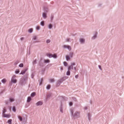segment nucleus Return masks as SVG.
Instances as JSON below:
<instances>
[{
	"instance_id": "1",
	"label": "nucleus",
	"mask_w": 124,
	"mask_h": 124,
	"mask_svg": "<svg viewBox=\"0 0 124 124\" xmlns=\"http://www.w3.org/2000/svg\"><path fill=\"white\" fill-rule=\"evenodd\" d=\"M66 79V77H63L62 78L58 80L56 83V86H58L60 85Z\"/></svg>"
},
{
	"instance_id": "2",
	"label": "nucleus",
	"mask_w": 124,
	"mask_h": 124,
	"mask_svg": "<svg viewBox=\"0 0 124 124\" xmlns=\"http://www.w3.org/2000/svg\"><path fill=\"white\" fill-rule=\"evenodd\" d=\"M72 116L74 118H79L80 117V112H79L76 111Z\"/></svg>"
},
{
	"instance_id": "3",
	"label": "nucleus",
	"mask_w": 124,
	"mask_h": 124,
	"mask_svg": "<svg viewBox=\"0 0 124 124\" xmlns=\"http://www.w3.org/2000/svg\"><path fill=\"white\" fill-rule=\"evenodd\" d=\"M20 83L22 85H23L25 84V80L24 78H22L20 81Z\"/></svg>"
},
{
	"instance_id": "4",
	"label": "nucleus",
	"mask_w": 124,
	"mask_h": 124,
	"mask_svg": "<svg viewBox=\"0 0 124 124\" xmlns=\"http://www.w3.org/2000/svg\"><path fill=\"white\" fill-rule=\"evenodd\" d=\"M79 41L81 44H83L85 43V39L83 38H80L79 39Z\"/></svg>"
},
{
	"instance_id": "5",
	"label": "nucleus",
	"mask_w": 124,
	"mask_h": 124,
	"mask_svg": "<svg viewBox=\"0 0 124 124\" xmlns=\"http://www.w3.org/2000/svg\"><path fill=\"white\" fill-rule=\"evenodd\" d=\"M43 10L44 11V12L47 13L48 11V9L47 7L46 6H45L43 8Z\"/></svg>"
},
{
	"instance_id": "6",
	"label": "nucleus",
	"mask_w": 124,
	"mask_h": 124,
	"mask_svg": "<svg viewBox=\"0 0 124 124\" xmlns=\"http://www.w3.org/2000/svg\"><path fill=\"white\" fill-rule=\"evenodd\" d=\"M42 59L41 58L40 59V61L39 62V64L40 66L41 67H43L44 66V64L42 62Z\"/></svg>"
},
{
	"instance_id": "7",
	"label": "nucleus",
	"mask_w": 124,
	"mask_h": 124,
	"mask_svg": "<svg viewBox=\"0 0 124 124\" xmlns=\"http://www.w3.org/2000/svg\"><path fill=\"white\" fill-rule=\"evenodd\" d=\"M97 34H98V33H97V32L95 31V33H94V35L92 38V39H95L97 37Z\"/></svg>"
},
{
	"instance_id": "8",
	"label": "nucleus",
	"mask_w": 124,
	"mask_h": 124,
	"mask_svg": "<svg viewBox=\"0 0 124 124\" xmlns=\"http://www.w3.org/2000/svg\"><path fill=\"white\" fill-rule=\"evenodd\" d=\"M42 17L44 19H46L47 17V13H42Z\"/></svg>"
},
{
	"instance_id": "9",
	"label": "nucleus",
	"mask_w": 124,
	"mask_h": 124,
	"mask_svg": "<svg viewBox=\"0 0 124 124\" xmlns=\"http://www.w3.org/2000/svg\"><path fill=\"white\" fill-rule=\"evenodd\" d=\"M9 115L8 114H2V116L3 117H10Z\"/></svg>"
},
{
	"instance_id": "10",
	"label": "nucleus",
	"mask_w": 124,
	"mask_h": 124,
	"mask_svg": "<svg viewBox=\"0 0 124 124\" xmlns=\"http://www.w3.org/2000/svg\"><path fill=\"white\" fill-rule=\"evenodd\" d=\"M43 104V103L42 102L40 101H39L36 103V105L38 106L40 105H42Z\"/></svg>"
},
{
	"instance_id": "11",
	"label": "nucleus",
	"mask_w": 124,
	"mask_h": 124,
	"mask_svg": "<svg viewBox=\"0 0 124 124\" xmlns=\"http://www.w3.org/2000/svg\"><path fill=\"white\" fill-rule=\"evenodd\" d=\"M27 69H26L23 70L21 72V73H20L19 74H24L25 72H26V71H27Z\"/></svg>"
},
{
	"instance_id": "12",
	"label": "nucleus",
	"mask_w": 124,
	"mask_h": 124,
	"mask_svg": "<svg viewBox=\"0 0 124 124\" xmlns=\"http://www.w3.org/2000/svg\"><path fill=\"white\" fill-rule=\"evenodd\" d=\"M17 80L16 79H11V82L14 83H16L17 82Z\"/></svg>"
},
{
	"instance_id": "13",
	"label": "nucleus",
	"mask_w": 124,
	"mask_h": 124,
	"mask_svg": "<svg viewBox=\"0 0 124 124\" xmlns=\"http://www.w3.org/2000/svg\"><path fill=\"white\" fill-rule=\"evenodd\" d=\"M46 55L48 57L50 58L52 57H53V54H46Z\"/></svg>"
},
{
	"instance_id": "14",
	"label": "nucleus",
	"mask_w": 124,
	"mask_h": 124,
	"mask_svg": "<svg viewBox=\"0 0 124 124\" xmlns=\"http://www.w3.org/2000/svg\"><path fill=\"white\" fill-rule=\"evenodd\" d=\"M62 102H61V107L60 108V111L62 113H63V111L62 110Z\"/></svg>"
},
{
	"instance_id": "15",
	"label": "nucleus",
	"mask_w": 124,
	"mask_h": 124,
	"mask_svg": "<svg viewBox=\"0 0 124 124\" xmlns=\"http://www.w3.org/2000/svg\"><path fill=\"white\" fill-rule=\"evenodd\" d=\"M70 111L72 116L74 114L73 112L74 111V109L72 108L70 109Z\"/></svg>"
},
{
	"instance_id": "16",
	"label": "nucleus",
	"mask_w": 124,
	"mask_h": 124,
	"mask_svg": "<svg viewBox=\"0 0 124 124\" xmlns=\"http://www.w3.org/2000/svg\"><path fill=\"white\" fill-rule=\"evenodd\" d=\"M31 97L29 96L27 98V102H29L31 101Z\"/></svg>"
},
{
	"instance_id": "17",
	"label": "nucleus",
	"mask_w": 124,
	"mask_h": 124,
	"mask_svg": "<svg viewBox=\"0 0 124 124\" xmlns=\"http://www.w3.org/2000/svg\"><path fill=\"white\" fill-rule=\"evenodd\" d=\"M71 69H72V70L73 69V67L71 65L69 66L68 68V70H70Z\"/></svg>"
},
{
	"instance_id": "18",
	"label": "nucleus",
	"mask_w": 124,
	"mask_h": 124,
	"mask_svg": "<svg viewBox=\"0 0 124 124\" xmlns=\"http://www.w3.org/2000/svg\"><path fill=\"white\" fill-rule=\"evenodd\" d=\"M9 101L10 102H12L14 101V99L13 98H10Z\"/></svg>"
},
{
	"instance_id": "19",
	"label": "nucleus",
	"mask_w": 124,
	"mask_h": 124,
	"mask_svg": "<svg viewBox=\"0 0 124 124\" xmlns=\"http://www.w3.org/2000/svg\"><path fill=\"white\" fill-rule=\"evenodd\" d=\"M44 23L45 22L44 21H42L40 22V24L41 26H43L45 25Z\"/></svg>"
},
{
	"instance_id": "20",
	"label": "nucleus",
	"mask_w": 124,
	"mask_h": 124,
	"mask_svg": "<svg viewBox=\"0 0 124 124\" xmlns=\"http://www.w3.org/2000/svg\"><path fill=\"white\" fill-rule=\"evenodd\" d=\"M50 62V61L49 59L45 60H44V62L45 63H48Z\"/></svg>"
},
{
	"instance_id": "21",
	"label": "nucleus",
	"mask_w": 124,
	"mask_h": 124,
	"mask_svg": "<svg viewBox=\"0 0 124 124\" xmlns=\"http://www.w3.org/2000/svg\"><path fill=\"white\" fill-rule=\"evenodd\" d=\"M70 38H67L65 39V42H69L70 41Z\"/></svg>"
},
{
	"instance_id": "22",
	"label": "nucleus",
	"mask_w": 124,
	"mask_h": 124,
	"mask_svg": "<svg viewBox=\"0 0 124 124\" xmlns=\"http://www.w3.org/2000/svg\"><path fill=\"white\" fill-rule=\"evenodd\" d=\"M12 120L11 119H9L8 121L7 122L9 124H12Z\"/></svg>"
},
{
	"instance_id": "23",
	"label": "nucleus",
	"mask_w": 124,
	"mask_h": 124,
	"mask_svg": "<svg viewBox=\"0 0 124 124\" xmlns=\"http://www.w3.org/2000/svg\"><path fill=\"white\" fill-rule=\"evenodd\" d=\"M73 53L72 52H70L69 53L70 56L71 57H73Z\"/></svg>"
},
{
	"instance_id": "24",
	"label": "nucleus",
	"mask_w": 124,
	"mask_h": 124,
	"mask_svg": "<svg viewBox=\"0 0 124 124\" xmlns=\"http://www.w3.org/2000/svg\"><path fill=\"white\" fill-rule=\"evenodd\" d=\"M6 111L7 110L4 107V108L3 109V110L2 112V114H5V113Z\"/></svg>"
},
{
	"instance_id": "25",
	"label": "nucleus",
	"mask_w": 124,
	"mask_h": 124,
	"mask_svg": "<svg viewBox=\"0 0 124 124\" xmlns=\"http://www.w3.org/2000/svg\"><path fill=\"white\" fill-rule=\"evenodd\" d=\"M36 95V93L35 92H33L31 93V96L32 97H34Z\"/></svg>"
},
{
	"instance_id": "26",
	"label": "nucleus",
	"mask_w": 124,
	"mask_h": 124,
	"mask_svg": "<svg viewBox=\"0 0 124 124\" xmlns=\"http://www.w3.org/2000/svg\"><path fill=\"white\" fill-rule=\"evenodd\" d=\"M70 74V70H68V71L66 72V75L68 76H69Z\"/></svg>"
},
{
	"instance_id": "27",
	"label": "nucleus",
	"mask_w": 124,
	"mask_h": 124,
	"mask_svg": "<svg viewBox=\"0 0 124 124\" xmlns=\"http://www.w3.org/2000/svg\"><path fill=\"white\" fill-rule=\"evenodd\" d=\"M33 30L32 28H31L29 30L28 32L30 33H31L32 32Z\"/></svg>"
},
{
	"instance_id": "28",
	"label": "nucleus",
	"mask_w": 124,
	"mask_h": 124,
	"mask_svg": "<svg viewBox=\"0 0 124 124\" xmlns=\"http://www.w3.org/2000/svg\"><path fill=\"white\" fill-rule=\"evenodd\" d=\"M6 79H3L1 80V82L3 83H6Z\"/></svg>"
},
{
	"instance_id": "29",
	"label": "nucleus",
	"mask_w": 124,
	"mask_h": 124,
	"mask_svg": "<svg viewBox=\"0 0 124 124\" xmlns=\"http://www.w3.org/2000/svg\"><path fill=\"white\" fill-rule=\"evenodd\" d=\"M49 81L50 82H53L54 81V80L53 78H51L50 79Z\"/></svg>"
},
{
	"instance_id": "30",
	"label": "nucleus",
	"mask_w": 124,
	"mask_h": 124,
	"mask_svg": "<svg viewBox=\"0 0 124 124\" xmlns=\"http://www.w3.org/2000/svg\"><path fill=\"white\" fill-rule=\"evenodd\" d=\"M37 60L36 59H35L34 61L32 62V63L33 65H34L36 64L37 63Z\"/></svg>"
},
{
	"instance_id": "31",
	"label": "nucleus",
	"mask_w": 124,
	"mask_h": 124,
	"mask_svg": "<svg viewBox=\"0 0 124 124\" xmlns=\"http://www.w3.org/2000/svg\"><path fill=\"white\" fill-rule=\"evenodd\" d=\"M72 100L75 101H77V100L76 98L74 97H72Z\"/></svg>"
},
{
	"instance_id": "32",
	"label": "nucleus",
	"mask_w": 124,
	"mask_h": 124,
	"mask_svg": "<svg viewBox=\"0 0 124 124\" xmlns=\"http://www.w3.org/2000/svg\"><path fill=\"white\" fill-rule=\"evenodd\" d=\"M18 118L20 121H22V118L20 116H18Z\"/></svg>"
},
{
	"instance_id": "33",
	"label": "nucleus",
	"mask_w": 124,
	"mask_h": 124,
	"mask_svg": "<svg viewBox=\"0 0 124 124\" xmlns=\"http://www.w3.org/2000/svg\"><path fill=\"white\" fill-rule=\"evenodd\" d=\"M50 85H48L47 86L46 88L47 89L49 90L50 88Z\"/></svg>"
},
{
	"instance_id": "34",
	"label": "nucleus",
	"mask_w": 124,
	"mask_h": 124,
	"mask_svg": "<svg viewBox=\"0 0 124 124\" xmlns=\"http://www.w3.org/2000/svg\"><path fill=\"white\" fill-rule=\"evenodd\" d=\"M52 27H53L52 25L51 24H50L48 25V28L49 29H51L52 28Z\"/></svg>"
},
{
	"instance_id": "35",
	"label": "nucleus",
	"mask_w": 124,
	"mask_h": 124,
	"mask_svg": "<svg viewBox=\"0 0 124 124\" xmlns=\"http://www.w3.org/2000/svg\"><path fill=\"white\" fill-rule=\"evenodd\" d=\"M66 59L67 60H70V58L68 55H66Z\"/></svg>"
},
{
	"instance_id": "36",
	"label": "nucleus",
	"mask_w": 124,
	"mask_h": 124,
	"mask_svg": "<svg viewBox=\"0 0 124 124\" xmlns=\"http://www.w3.org/2000/svg\"><path fill=\"white\" fill-rule=\"evenodd\" d=\"M53 57L54 58H57V55L56 54H54L53 55Z\"/></svg>"
},
{
	"instance_id": "37",
	"label": "nucleus",
	"mask_w": 124,
	"mask_h": 124,
	"mask_svg": "<svg viewBox=\"0 0 124 124\" xmlns=\"http://www.w3.org/2000/svg\"><path fill=\"white\" fill-rule=\"evenodd\" d=\"M12 110L14 112H16V110L15 106H14L13 107Z\"/></svg>"
},
{
	"instance_id": "38",
	"label": "nucleus",
	"mask_w": 124,
	"mask_h": 124,
	"mask_svg": "<svg viewBox=\"0 0 124 124\" xmlns=\"http://www.w3.org/2000/svg\"><path fill=\"white\" fill-rule=\"evenodd\" d=\"M19 69H17L15 71V73L16 74H18L19 73Z\"/></svg>"
},
{
	"instance_id": "39",
	"label": "nucleus",
	"mask_w": 124,
	"mask_h": 124,
	"mask_svg": "<svg viewBox=\"0 0 124 124\" xmlns=\"http://www.w3.org/2000/svg\"><path fill=\"white\" fill-rule=\"evenodd\" d=\"M42 81H43V78H42L41 79V81H39V85H41L42 84Z\"/></svg>"
},
{
	"instance_id": "40",
	"label": "nucleus",
	"mask_w": 124,
	"mask_h": 124,
	"mask_svg": "<svg viewBox=\"0 0 124 124\" xmlns=\"http://www.w3.org/2000/svg\"><path fill=\"white\" fill-rule=\"evenodd\" d=\"M19 62V61H18V60L16 61L14 63V65H16L17 64H18V63Z\"/></svg>"
},
{
	"instance_id": "41",
	"label": "nucleus",
	"mask_w": 124,
	"mask_h": 124,
	"mask_svg": "<svg viewBox=\"0 0 124 124\" xmlns=\"http://www.w3.org/2000/svg\"><path fill=\"white\" fill-rule=\"evenodd\" d=\"M23 63H22L20 64L19 65V66L21 67H23Z\"/></svg>"
},
{
	"instance_id": "42",
	"label": "nucleus",
	"mask_w": 124,
	"mask_h": 124,
	"mask_svg": "<svg viewBox=\"0 0 124 124\" xmlns=\"http://www.w3.org/2000/svg\"><path fill=\"white\" fill-rule=\"evenodd\" d=\"M63 64H64V66H67L68 65L67 63L65 62H64Z\"/></svg>"
},
{
	"instance_id": "43",
	"label": "nucleus",
	"mask_w": 124,
	"mask_h": 124,
	"mask_svg": "<svg viewBox=\"0 0 124 124\" xmlns=\"http://www.w3.org/2000/svg\"><path fill=\"white\" fill-rule=\"evenodd\" d=\"M37 38V36H33L32 39L36 40Z\"/></svg>"
},
{
	"instance_id": "44",
	"label": "nucleus",
	"mask_w": 124,
	"mask_h": 124,
	"mask_svg": "<svg viewBox=\"0 0 124 124\" xmlns=\"http://www.w3.org/2000/svg\"><path fill=\"white\" fill-rule=\"evenodd\" d=\"M16 77V76L15 75H14L12 77L11 79H15V78Z\"/></svg>"
},
{
	"instance_id": "45",
	"label": "nucleus",
	"mask_w": 124,
	"mask_h": 124,
	"mask_svg": "<svg viewBox=\"0 0 124 124\" xmlns=\"http://www.w3.org/2000/svg\"><path fill=\"white\" fill-rule=\"evenodd\" d=\"M50 41L51 40H50L49 39H48L46 40V42L47 43H50Z\"/></svg>"
},
{
	"instance_id": "46",
	"label": "nucleus",
	"mask_w": 124,
	"mask_h": 124,
	"mask_svg": "<svg viewBox=\"0 0 124 124\" xmlns=\"http://www.w3.org/2000/svg\"><path fill=\"white\" fill-rule=\"evenodd\" d=\"M9 100L6 101H5V103H6V104L7 105L9 103Z\"/></svg>"
},
{
	"instance_id": "47",
	"label": "nucleus",
	"mask_w": 124,
	"mask_h": 124,
	"mask_svg": "<svg viewBox=\"0 0 124 124\" xmlns=\"http://www.w3.org/2000/svg\"><path fill=\"white\" fill-rule=\"evenodd\" d=\"M67 48L68 49H69L70 50H71V47L70 46H68Z\"/></svg>"
},
{
	"instance_id": "48",
	"label": "nucleus",
	"mask_w": 124,
	"mask_h": 124,
	"mask_svg": "<svg viewBox=\"0 0 124 124\" xmlns=\"http://www.w3.org/2000/svg\"><path fill=\"white\" fill-rule=\"evenodd\" d=\"M73 103L71 102H70L69 103V105L70 106H71L73 105Z\"/></svg>"
},
{
	"instance_id": "49",
	"label": "nucleus",
	"mask_w": 124,
	"mask_h": 124,
	"mask_svg": "<svg viewBox=\"0 0 124 124\" xmlns=\"http://www.w3.org/2000/svg\"><path fill=\"white\" fill-rule=\"evenodd\" d=\"M40 27L39 26H37L36 27V29L38 30H39L40 29Z\"/></svg>"
},
{
	"instance_id": "50",
	"label": "nucleus",
	"mask_w": 124,
	"mask_h": 124,
	"mask_svg": "<svg viewBox=\"0 0 124 124\" xmlns=\"http://www.w3.org/2000/svg\"><path fill=\"white\" fill-rule=\"evenodd\" d=\"M51 95L50 94H48L47 95V98H49L51 96Z\"/></svg>"
},
{
	"instance_id": "51",
	"label": "nucleus",
	"mask_w": 124,
	"mask_h": 124,
	"mask_svg": "<svg viewBox=\"0 0 124 124\" xmlns=\"http://www.w3.org/2000/svg\"><path fill=\"white\" fill-rule=\"evenodd\" d=\"M88 117H91V115H90V113H89L88 115Z\"/></svg>"
},
{
	"instance_id": "52",
	"label": "nucleus",
	"mask_w": 124,
	"mask_h": 124,
	"mask_svg": "<svg viewBox=\"0 0 124 124\" xmlns=\"http://www.w3.org/2000/svg\"><path fill=\"white\" fill-rule=\"evenodd\" d=\"M98 67H99V69L101 70H102V69H101V66L100 65H99L98 66Z\"/></svg>"
},
{
	"instance_id": "53",
	"label": "nucleus",
	"mask_w": 124,
	"mask_h": 124,
	"mask_svg": "<svg viewBox=\"0 0 124 124\" xmlns=\"http://www.w3.org/2000/svg\"><path fill=\"white\" fill-rule=\"evenodd\" d=\"M71 65L72 66H73V65H75V63H74V62H73V63H71Z\"/></svg>"
},
{
	"instance_id": "54",
	"label": "nucleus",
	"mask_w": 124,
	"mask_h": 124,
	"mask_svg": "<svg viewBox=\"0 0 124 124\" xmlns=\"http://www.w3.org/2000/svg\"><path fill=\"white\" fill-rule=\"evenodd\" d=\"M67 46H67V45H64L63 46V47L64 48H67Z\"/></svg>"
},
{
	"instance_id": "55",
	"label": "nucleus",
	"mask_w": 124,
	"mask_h": 124,
	"mask_svg": "<svg viewBox=\"0 0 124 124\" xmlns=\"http://www.w3.org/2000/svg\"><path fill=\"white\" fill-rule=\"evenodd\" d=\"M34 75L33 73L31 75V77L32 78H33L34 76Z\"/></svg>"
},
{
	"instance_id": "56",
	"label": "nucleus",
	"mask_w": 124,
	"mask_h": 124,
	"mask_svg": "<svg viewBox=\"0 0 124 124\" xmlns=\"http://www.w3.org/2000/svg\"><path fill=\"white\" fill-rule=\"evenodd\" d=\"M63 69V67H60V70H61V71H62V70Z\"/></svg>"
},
{
	"instance_id": "57",
	"label": "nucleus",
	"mask_w": 124,
	"mask_h": 124,
	"mask_svg": "<svg viewBox=\"0 0 124 124\" xmlns=\"http://www.w3.org/2000/svg\"><path fill=\"white\" fill-rule=\"evenodd\" d=\"M78 77V75H76L75 76V77L76 78H77Z\"/></svg>"
},
{
	"instance_id": "58",
	"label": "nucleus",
	"mask_w": 124,
	"mask_h": 124,
	"mask_svg": "<svg viewBox=\"0 0 124 124\" xmlns=\"http://www.w3.org/2000/svg\"><path fill=\"white\" fill-rule=\"evenodd\" d=\"M24 39V38L23 37H22L20 39L21 40H22Z\"/></svg>"
},
{
	"instance_id": "59",
	"label": "nucleus",
	"mask_w": 124,
	"mask_h": 124,
	"mask_svg": "<svg viewBox=\"0 0 124 124\" xmlns=\"http://www.w3.org/2000/svg\"><path fill=\"white\" fill-rule=\"evenodd\" d=\"M53 16H52L51 18V21H52V20H53Z\"/></svg>"
},
{
	"instance_id": "60",
	"label": "nucleus",
	"mask_w": 124,
	"mask_h": 124,
	"mask_svg": "<svg viewBox=\"0 0 124 124\" xmlns=\"http://www.w3.org/2000/svg\"><path fill=\"white\" fill-rule=\"evenodd\" d=\"M87 109V108L86 107H85L84 108V109L85 110H86Z\"/></svg>"
},
{
	"instance_id": "61",
	"label": "nucleus",
	"mask_w": 124,
	"mask_h": 124,
	"mask_svg": "<svg viewBox=\"0 0 124 124\" xmlns=\"http://www.w3.org/2000/svg\"><path fill=\"white\" fill-rule=\"evenodd\" d=\"M88 119L89 121H90L91 119V117H88Z\"/></svg>"
},
{
	"instance_id": "62",
	"label": "nucleus",
	"mask_w": 124,
	"mask_h": 124,
	"mask_svg": "<svg viewBox=\"0 0 124 124\" xmlns=\"http://www.w3.org/2000/svg\"><path fill=\"white\" fill-rule=\"evenodd\" d=\"M101 4H99V5H98V6H101Z\"/></svg>"
},
{
	"instance_id": "63",
	"label": "nucleus",
	"mask_w": 124,
	"mask_h": 124,
	"mask_svg": "<svg viewBox=\"0 0 124 124\" xmlns=\"http://www.w3.org/2000/svg\"><path fill=\"white\" fill-rule=\"evenodd\" d=\"M74 70H76V67H74Z\"/></svg>"
},
{
	"instance_id": "64",
	"label": "nucleus",
	"mask_w": 124,
	"mask_h": 124,
	"mask_svg": "<svg viewBox=\"0 0 124 124\" xmlns=\"http://www.w3.org/2000/svg\"><path fill=\"white\" fill-rule=\"evenodd\" d=\"M2 93V92H1L0 93Z\"/></svg>"
}]
</instances>
